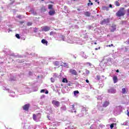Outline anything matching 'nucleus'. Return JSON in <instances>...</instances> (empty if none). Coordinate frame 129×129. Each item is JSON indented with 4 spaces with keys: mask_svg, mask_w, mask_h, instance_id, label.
Returning <instances> with one entry per match:
<instances>
[{
    "mask_svg": "<svg viewBox=\"0 0 129 129\" xmlns=\"http://www.w3.org/2000/svg\"><path fill=\"white\" fill-rule=\"evenodd\" d=\"M60 38H61V39L62 40V41H67L68 43H70V44L77 43V42L75 40V38H73L72 37L68 39L67 40L65 38V36L64 35H61Z\"/></svg>",
    "mask_w": 129,
    "mask_h": 129,
    "instance_id": "1",
    "label": "nucleus"
},
{
    "mask_svg": "<svg viewBox=\"0 0 129 129\" xmlns=\"http://www.w3.org/2000/svg\"><path fill=\"white\" fill-rule=\"evenodd\" d=\"M125 14V11L124 8H121L120 10L116 13V16L117 17H122Z\"/></svg>",
    "mask_w": 129,
    "mask_h": 129,
    "instance_id": "2",
    "label": "nucleus"
},
{
    "mask_svg": "<svg viewBox=\"0 0 129 129\" xmlns=\"http://www.w3.org/2000/svg\"><path fill=\"white\" fill-rule=\"evenodd\" d=\"M33 118L35 121H39L41 118V113L33 114Z\"/></svg>",
    "mask_w": 129,
    "mask_h": 129,
    "instance_id": "3",
    "label": "nucleus"
},
{
    "mask_svg": "<svg viewBox=\"0 0 129 129\" xmlns=\"http://www.w3.org/2000/svg\"><path fill=\"white\" fill-rule=\"evenodd\" d=\"M4 90H8V92H10V96H11L12 97H15V96L16 95V94H15V92L13 91L10 90L9 89H7L6 87H3Z\"/></svg>",
    "mask_w": 129,
    "mask_h": 129,
    "instance_id": "4",
    "label": "nucleus"
},
{
    "mask_svg": "<svg viewBox=\"0 0 129 129\" xmlns=\"http://www.w3.org/2000/svg\"><path fill=\"white\" fill-rule=\"evenodd\" d=\"M52 103L54 107H59L60 106V102L53 100L52 101Z\"/></svg>",
    "mask_w": 129,
    "mask_h": 129,
    "instance_id": "5",
    "label": "nucleus"
},
{
    "mask_svg": "<svg viewBox=\"0 0 129 129\" xmlns=\"http://www.w3.org/2000/svg\"><path fill=\"white\" fill-rule=\"evenodd\" d=\"M81 113H82V115H81V114H79V116H80V117H81V116H83V115H85V114H86V108L85 107L82 108Z\"/></svg>",
    "mask_w": 129,
    "mask_h": 129,
    "instance_id": "6",
    "label": "nucleus"
},
{
    "mask_svg": "<svg viewBox=\"0 0 129 129\" xmlns=\"http://www.w3.org/2000/svg\"><path fill=\"white\" fill-rule=\"evenodd\" d=\"M50 29H51V27L49 26H44L42 27V30L44 32H48L50 31Z\"/></svg>",
    "mask_w": 129,
    "mask_h": 129,
    "instance_id": "7",
    "label": "nucleus"
},
{
    "mask_svg": "<svg viewBox=\"0 0 129 129\" xmlns=\"http://www.w3.org/2000/svg\"><path fill=\"white\" fill-rule=\"evenodd\" d=\"M69 72L70 73H71V74H72L73 75H75L76 76L78 75V73H77V72H76V71L75 70L70 69L69 70Z\"/></svg>",
    "mask_w": 129,
    "mask_h": 129,
    "instance_id": "8",
    "label": "nucleus"
},
{
    "mask_svg": "<svg viewBox=\"0 0 129 129\" xmlns=\"http://www.w3.org/2000/svg\"><path fill=\"white\" fill-rule=\"evenodd\" d=\"M109 22V19L108 18L106 19H103L100 22L101 25H105V24H108Z\"/></svg>",
    "mask_w": 129,
    "mask_h": 129,
    "instance_id": "9",
    "label": "nucleus"
},
{
    "mask_svg": "<svg viewBox=\"0 0 129 129\" xmlns=\"http://www.w3.org/2000/svg\"><path fill=\"white\" fill-rule=\"evenodd\" d=\"M110 30L111 32H114V31L116 30V25L115 24H112L110 28Z\"/></svg>",
    "mask_w": 129,
    "mask_h": 129,
    "instance_id": "10",
    "label": "nucleus"
},
{
    "mask_svg": "<svg viewBox=\"0 0 129 129\" xmlns=\"http://www.w3.org/2000/svg\"><path fill=\"white\" fill-rule=\"evenodd\" d=\"M108 93H112V94L116 93V90H115L112 88H111L110 89L108 90Z\"/></svg>",
    "mask_w": 129,
    "mask_h": 129,
    "instance_id": "11",
    "label": "nucleus"
},
{
    "mask_svg": "<svg viewBox=\"0 0 129 129\" xmlns=\"http://www.w3.org/2000/svg\"><path fill=\"white\" fill-rule=\"evenodd\" d=\"M108 105H109V101H104L102 104L103 107H107Z\"/></svg>",
    "mask_w": 129,
    "mask_h": 129,
    "instance_id": "12",
    "label": "nucleus"
},
{
    "mask_svg": "<svg viewBox=\"0 0 129 129\" xmlns=\"http://www.w3.org/2000/svg\"><path fill=\"white\" fill-rule=\"evenodd\" d=\"M55 14V12L54 9H52V10L49 11V12H48V14L49 15V16H54Z\"/></svg>",
    "mask_w": 129,
    "mask_h": 129,
    "instance_id": "13",
    "label": "nucleus"
},
{
    "mask_svg": "<svg viewBox=\"0 0 129 129\" xmlns=\"http://www.w3.org/2000/svg\"><path fill=\"white\" fill-rule=\"evenodd\" d=\"M30 106V105L29 104H26L24 106H23V109L24 110H25V111H28V109H29V107Z\"/></svg>",
    "mask_w": 129,
    "mask_h": 129,
    "instance_id": "14",
    "label": "nucleus"
},
{
    "mask_svg": "<svg viewBox=\"0 0 129 129\" xmlns=\"http://www.w3.org/2000/svg\"><path fill=\"white\" fill-rule=\"evenodd\" d=\"M84 15H85L86 17H90V16L91 15V13H90V12L88 11H87L86 12H84Z\"/></svg>",
    "mask_w": 129,
    "mask_h": 129,
    "instance_id": "15",
    "label": "nucleus"
},
{
    "mask_svg": "<svg viewBox=\"0 0 129 129\" xmlns=\"http://www.w3.org/2000/svg\"><path fill=\"white\" fill-rule=\"evenodd\" d=\"M70 108L72 110V112H76V110H74V105H71Z\"/></svg>",
    "mask_w": 129,
    "mask_h": 129,
    "instance_id": "16",
    "label": "nucleus"
},
{
    "mask_svg": "<svg viewBox=\"0 0 129 129\" xmlns=\"http://www.w3.org/2000/svg\"><path fill=\"white\" fill-rule=\"evenodd\" d=\"M41 43H42V44H45L47 46V45L48 44V41H47V40H46L45 39H42L41 40Z\"/></svg>",
    "mask_w": 129,
    "mask_h": 129,
    "instance_id": "17",
    "label": "nucleus"
},
{
    "mask_svg": "<svg viewBox=\"0 0 129 129\" xmlns=\"http://www.w3.org/2000/svg\"><path fill=\"white\" fill-rule=\"evenodd\" d=\"M90 129H97V127L96 126V125L93 124L91 126Z\"/></svg>",
    "mask_w": 129,
    "mask_h": 129,
    "instance_id": "18",
    "label": "nucleus"
},
{
    "mask_svg": "<svg viewBox=\"0 0 129 129\" xmlns=\"http://www.w3.org/2000/svg\"><path fill=\"white\" fill-rule=\"evenodd\" d=\"M113 80L114 81V83H116L117 82V77L115 76L113 78Z\"/></svg>",
    "mask_w": 129,
    "mask_h": 129,
    "instance_id": "19",
    "label": "nucleus"
},
{
    "mask_svg": "<svg viewBox=\"0 0 129 129\" xmlns=\"http://www.w3.org/2000/svg\"><path fill=\"white\" fill-rule=\"evenodd\" d=\"M102 10L104 11H108L109 10V7L104 6L102 7Z\"/></svg>",
    "mask_w": 129,
    "mask_h": 129,
    "instance_id": "20",
    "label": "nucleus"
},
{
    "mask_svg": "<svg viewBox=\"0 0 129 129\" xmlns=\"http://www.w3.org/2000/svg\"><path fill=\"white\" fill-rule=\"evenodd\" d=\"M74 94L75 96H77L78 94H79V91H74Z\"/></svg>",
    "mask_w": 129,
    "mask_h": 129,
    "instance_id": "21",
    "label": "nucleus"
},
{
    "mask_svg": "<svg viewBox=\"0 0 129 129\" xmlns=\"http://www.w3.org/2000/svg\"><path fill=\"white\" fill-rule=\"evenodd\" d=\"M66 129H67V128H66ZM68 129H77V128H76L75 127H74V126L72 125V126H68Z\"/></svg>",
    "mask_w": 129,
    "mask_h": 129,
    "instance_id": "22",
    "label": "nucleus"
},
{
    "mask_svg": "<svg viewBox=\"0 0 129 129\" xmlns=\"http://www.w3.org/2000/svg\"><path fill=\"white\" fill-rule=\"evenodd\" d=\"M116 126V123H112L110 125V127L111 128H113L114 126Z\"/></svg>",
    "mask_w": 129,
    "mask_h": 129,
    "instance_id": "23",
    "label": "nucleus"
},
{
    "mask_svg": "<svg viewBox=\"0 0 129 129\" xmlns=\"http://www.w3.org/2000/svg\"><path fill=\"white\" fill-rule=\"evenodd\" d=\"M104 108L102 106H100L99 107V110H100V111H103L104 110Z\"/></svg>",
    "mask_w": 129,
    "mask_h": 129,
    "instance_id": "24",
    "label": "nucleus"
},
{
    "mask_svg": "<svg viewBox=\"0 0 129 129\" xmlns=\"http://www.w3.org/2000/svg\"><path fill=\"white\" fill-rule=\"evenodd\" d=\"M126 92V90L125 89V88L122 89V93L123 94H125Z\"/></svg>",
    "mask_w": 129,
    "mask_h": 129,
    "instance_id": "25",
    "label": "nucleus"
},
{
    "mask_svg": "<svg viewBox=\"0 0 129 129\" xmlns=\"http://www.w3.org/2000/svg\"><path fill=\"white\" fill-rule=\"evenodd\" d=\"M61 109H62V110H66V109H67L66 108V106L65 105H62V107H61Z\"/></svg>",
    "mask_w": 129,
    "mask_h": 129,
    "instance_id": "26",
    "label": "nucleus"
},
{
    "mask_svg": "<svg viewBox=\"0 0 129 129\" xmlns=\"http://www.w3.org/2000/svg\"><path fill=\"white\" fill-rule=\"evenodd\" d=\"M49 35H50V36H54L55 35H56V33H55V32H53V31H51V32L50 33Z\"/></svg>",
    "mask_w": 129,
    "mask_h": 129,
    "instance_id": "27",
    "label": "nucleus"
},
{
    "mask_svg": "<svg viewBox=\"0 0 129 129\" xmlns=\"http://www.w3.org/2000/svg\"><path fill=\"white\" fill-rule=\"evenodd\" d=\"M115 4V6H116L117 7H119L120 6V4L117 1H116Z\"/></svg>",
    "mask_w": 129,
    "mask_h": 129,
    "instance_id": "28",
    "label": "nucleus"
},
{
    "mask_svg": "<svg viewBox=\"0 0 129 129\" xmlns=\"http://www.w3.org/2000/svg\"><path fill=\"white\" fill-rule=\"evenodd\" d=\"M48 9L49 10H53V5H48Z\"/></svg>",
    "mask_w": 129,
    "mask_h": 129,
    "instance_id": "29",
    "label": "nucleus"
},
{
    "mask_svg": "<svg viewBox=\"0 0 129 129\" xmlns=\"http://www.w3.org/2000/svg\"><path fill=\"white\" fill-rule=\"evenodd\" d=\"M96 79L98 80V81H99V80H100V76H97Z\"/></svg>",
    "mask_w": 129,
    "mask_h": 129,
    "instance_id": "30",
    "label": "nucleus"
},
{
    "mask_svg": "<svg viewBox=\"0 0 129 129\" xmlns=\"http://www.w3.org/2000/svg\"><path fill=\"white\" fill-rule=\"evenodd\" d=\"M64 67H66V68H68V63L65 62L63 63Z\"/></svg>",
    "mask_w": 129,
    "mask_h": 129,
    "instance_id": "31",
    "label": "nucleus"
},
{
    "mask_svg": "<svg viewBox=\"0 0 129 129\" xmlns=\"http://www.w3.org/2000/svg\"><path fill=\"white\" fill-rule=\"evenodd\" d=\"M46 97V96L45 95H42L40 96V99H44Z\"/></svg>",
    "mask_w": 129,
    "mask_h": 129,
    "instance_id": "32",
    "label": "nucleus"
},
{
    "mask_svg": "<svg viewBox=\"0 0 129 129\" xmlns=\"http://www.w3.org/2000/svg\"><path fill=\"white\" fill-rule=\"evenodd\" d=\"M62 82H63L64 83H65V82H68L67 79H66V78H63V79H62Z\"/></svg>",
    "mask_w": 129,
    "mask_h": 129,
    "instance_id": "33",
    "label": "nucleus"
},
{
    "mask_svg": "<svg viewBox=\"0 0 129 129\" xmlns=\"http://www.w3.org/2000/svg\"><path fill=\"white\" fill-rule=\"evenodd\" d=\"M33 23L32 22H27V26H32Z\"/></svg>",
    "mask_w": 129,
    "mask_h": 129,
    "instance_id": "34",
    "label": "nucleus"
},
{
    "mask_svg": "<svg viewBox=\"0 0 129 129\" xmlns=\"http://www.w3.org/2000/svg\"><path fill=\"white\" fill-rule=\"evenodd\" d=\"M15 36H16V38H17V39H20L21 38V37H20V35L19 34H16Z\"/></svg>",
    "mask_w": 129,
    "mask_h": 129,
    "instance_id": "35",
    "label": "nucleus"
},
{
    "mask_svg": "<svg viewBox=\"0 0 129 129\" xmlns=\"http://www.w3.org/2000/svg\"><path fill=\"white\" fill-rule=\"evenodd\" d=\"M54 64L55 66H58V65H59V62L58 61H55L54 62Z\"/></svg>",
    "mask_w": 129,
    "mask_h": 129,
    "instance_id": "36",
    "label": "nucleus"
},
{
    "mask_svg": "<svg viewBox=\"0 0 129 129\" xmlns=\"http://www.w3.org/2000/svg\"><path fill=\"white\" fill-rule=\"evenodd\" d=\"M23 16L19 15L17 16V18H18V19H22L23 18Z\"/></svg>",
    "mask_w": 129,
    "mask_h": 129,
    "instance_id": "37",
    "label": "nucleus"
},
{
    "mask_svg": "<svg viewBox=\"0 0 129 129\" xmlns=\"http://www.w3.org/2000/svg\"><path fill=\"white\" fill-rule=\"evenodd\" d=\"M82 57H83V58H85V59H87V56L84 54V53H83V54L82 55Z\"/></svg>",
    "mask_w": 129,
    "mask_h": 129,
    "instance_id": "38",
    "label": "nucleus"
},
{
    "mask_svg": "<svg viewBox=\"0 0 129 129\" xmlns=\"http://www.w3.org/2000/svg\"><path fill=\"white\" fill-rule=\"evenodd\" d=\"M89 73H90V72L88 70H86V74H87V75H88Z\"/></svg>",
    "mask_w": 129,
    "mask_h": 129,
    "instance_id": "39",
    "label": "nucleus"
},
{
    "mask_svg": "<svg viewBox=\"0 0 129 129\" xmlns=\"http://www.w3.org/2000/svg\"><path fill=\"white\" fill-rule=\"evenodd\" d=\"M34 33H37L38 32V28H35L34 29Z\"/></svg>",
    "mask_w": 129,
    "mask_h": 129,
    "instance_id": "40",
    "label": "nucleus"
},
{
    "mask_svg": "<svg viewBox=\"0 0 129 129\" xmlns=\"http://www.w3.org/2000/svg\"><path fill=\"white\" fill-rule=\"evenodd\" d=\"M123 125H128V122L126 121V122H124Z\"/></svg>",
    "mask_w": 129,
    "mask_h": 129,
    "instance_id": "41",
    "label": "nucleus"
},
{
    "mask_svg": "<svg viewBox=\"0 0 129 129\" xmlns=\"http://www.w3.org/2000/svg\"><path fill=\"white\" fill-rule=\"evenodd\" d=\"M86 64L88 66H91V63L90 62H86Z\"/></svg>",
    "mask_w": 129,
    "mask_h": 129,
    "instance_id": "42",
    "label": "nucleus"
},
{
    "mask_svg": "<svg viewBox=\"0 0 129 129\" xmlns=\"http://www.w3.org/2000/svg\"><path fill=\"white\" fill-rule=\"evenodd\" d=\"M51 82H55V79H54V78H51Z\"/></svg>",
    "mask_w": 129,
    "mask_h": 129,
    "instance_id": "43",
    "label": "nucleus"
},
{
    "mask_svg": "<svg viewBox=\"0 0 129 129\" xmlns=\"http://www.w3.org/2000/svg\"><path fill=\"white\" fill-rule=\"evenodd\" d=\"M93 3H88V6L89 7H90V6H93Z\"/></svg>",
    "mask_w": 129,
    "mask_h": 129,
    "instance_id": "44",
    "label": "nucleus"
},
{
    "mask_svg": "<svg viewBox=\"0 0 129 129\" xmlns=\"http://www.w3.org/2000/svg\"><path fill=\"white\" fill-rule=\"evenodd\" d=\"M56 77H58V76L56 75V74H54L53 75V78H56Z\"/></svg>",
    "mask_w": 129,
    "mask_h": 129,
    "instance_id": "45",
    "label": "nucleus"
},
{
    "mask_svg": "<svg viewBox=\"0 0 129 129\" xmlns=\"http://www.w3.org/2000/svg\"><path fill=\"white\" fill-rule=\"evenodd\" d=\"M97 99H100V100H101V99H102V97H101V96H99L98 97Z\"/></svg>",
    "mask_w": 129,
    "mask_h": 129,
    "instance_id": "46",
    "label": "nucleus"
},
{
    "mask_svg": "<svg viewBox=\"0 0 129 129\" xmlns=\"http://www.w3.org/2000/svg\"><path fill=\"white\" fill-rule=\"evenodd\" d=\"M41 93H45V90L44 89H42L40 91Z\"/></svg>",
    "mask_w": 129,
    "mask_h": 129,
    "instance_id": "47",
    "label": "nucleus"
},
{
    "mask_svg": "<svg viewBox=\"0 0 129 129\" xmlns=\"http://www.w3.org/2000/svg\"><path fill=\"white\" fill-rule=\"evenodd\" d=\"M113 46V44H111V45H107V47H112Z\"/></svg>",
    "mask_w": 129,
    "mask_h": 129,
    "instance_id": "48",
    "label": "nucleus"
},
{
    "mask_svg": "<svg viewBox=\"0 0 129 129\" xmlns=\"http://www.w3.org/2000/svg\"><path fill=\"white\" fill-rule=\"evenodd\" d=\"M91 28H92V27H91V26L89 25V26H88V29H89V30H91Z\"/></svg>",
    "mask_w": 129,
    "mask_h": 129,
    "instance_id": "49",
    "label": "nucleus"
},
{
    "mask_svg": "<svg viewBox=\"0 0 129 129\" xmlns=\"http://www.w3.org/2000/svg\"><path fill=\"white\" fill-rule=\"evenodd\" d=\"M100 127L102 128V127H103V126H104V125H103V124H100Z\"/></svg>",
    "mask_w": 129,
    "mask_h": 129,
    "instance_id": "50",
    "label": "nucleus"
},
{
    "mask_svg": "<svg viewBox=\"0 0 129 129\" xmlns=\"http://www.w3.org/2000/svg\"><path fill=\"white\" fill-rule=\"evenodd\" d=\"M75 29H78V25H76L75 26Z\"/></svg>",
    "mask_w": 129,
    "mask_h": 129,
    "instance_id": "51",
    "label": "nucleus"
},
{
    "mask_svg": "<svg viewBox=\"0 0 129 129\" xmlns=\"http://www.w3.org/2000/svg\"><path fill=\"white\" fill-rule=\"evenodd\" d=\"M86 82L87 83H89V80H86Z\"/></svg>",
    "mask_w": 129,
    "mask_h": 129,
    "instance_id": "52",
    "label": "nucleus"
},
{
    "mask_svg": "<svg viewBox=\"0 0 129 129\" xmlns=\"http://www.w3.org/2000/svg\"><path fill=\"white\" fill-rule=\"evenodd\" d=\"M33 91H38V88H36V89L34 90Z\"/></svg>",
    "mask_w": 129,
    "mask_h": 129,
    "instance_id": "53",
    "label": "nucleus"
},
{
    "mask_svg": "<svg viewBox=\"0 0 129 129\" xmlns=\"http://www.w3.org/2000/svg\"><path fill=\"white\" fill-rule=\"evenodd\" d=\"M48 93H49V91H46L45 94H48Z\"/></svg>",
    "mask_w": 129,
    "mask_h": 129,
    "instance_id": "54",
    "label": "nucleus"
},
{
    "mask_svg": "<svg viewBox=\"0 0 129 129\" xmlns=\"http://www.w3.org/2000/svg\"><path fill=\"white\" fill-rule=\"evenodd\" d=\"M109 8H112V5H111V4H110V5H109Z\"/></svg>",
    "mask_w": 129,
    "mask_h": 129,
    "instance_id": "55",
    "label": "nucleus"
},
{
    "mask_svg": "<svg viewBox=\"0 0 129 129\" xmlns=\"http://www.w3.org/2000/svg\"><path fill=\"white\" fill-rule=\"evenodd\" d=\"M100 49V47H99L98 48H95V50H98V49Z\"/></svg>",
    "mask_w": 129,
    "mask_h": 129,
    "instance_id": "56",
    "label": "nucleus"
},
{
    "mask_svg": "<svg viewBox=\"0 0 129 129\" xmlns=\"http://www.w3.org/2000/svg\"><path fill=\"white\" fill-rule=\"evenodd\" d=\"M116 72L117 73H118V72H119V71L118 70H117L116 71Z\"/></svg>",
    "mask_w": 129,
    "mask_h": 129,
    "instance_id": "57",
    "label": "nucleus"
},
{
    "mask_svg": "<svg viewBox=\"0 0 129 129\" xmlns=\"http://www.w3.org/2000/svg\"><path fill=\"white\" fill-rule=\"evenodd\" d=\"M29 75H32V72H29Z\"/></svg>",
    "mask_w": 129,
    "mask_h": 129,
    "instance_id": "58",
    "label": "nucleus"
},
{
    "mask_svg": "<svg viewBox=\"0 0 129 129\" xmlns=\"http://www.w3.org/2000/svg\"><path fill=\"white\" fill-rule=\"evenodd\" d=\"M12 81H15V79H11Z\"/></svg>",
    "mask_w": 129,
    "mask_h": 129,
    "instance_id": "59",
    "label": "nucleus"
},
{
    "mask_svg": "<svg viewBox=\"0 0 129 129\" xmlns=\"http://www.w3.org/2000/svg\"><path fill=\"white\" fill-rule=\"evenodd\" d=\"M127 115L129 116V112H127Z\"/></svg>",
    "mask_w": 129,
    "mask_h": 129,
    "instance_id": "60",
    "label": "nucleus"
},
{
    "mask_svg": "<svg viewBox=\"0 0 129 129\" xmlns=\"http://www.w3.org/2000/svg\"><path fill=\"white\" fill-rule=\"evenodd\" d=\"M94 44H95V45H97V43L95 42Z\"/></svg>",
    "mask_w": 129,
    "mask_h": 129,
    "instance_id": "61",
    "label": "nucleus"
},
{
    "mask_svg": "<svg viewBox=\"0 0 129 129\" xmlns=\"http://www.w3.org/2000/svg\"><path fill=\"white\" fill-rule=\"evenodd\" d=\"M89 3H91V1L89 0Z\"/></svg>",
    "mask_w": 129,
    "mask_h": 129,
    "instance_id": "62",
    "label": "nucleus"
},
{
    "mask_svg": "<svg viewBox=\"0 0 129 129\" xmlns=\"http://www.w3.org/2000/svg\"><path fill=\"white\" fill-rule=\"evenodd\" d=\"M3 63H4V62H1V64H3Z\"/></svg>",
    "mask_w": 129,
    "mask_h": 129,
    "instance_id": "63",
    "label": "nucleus"
},
{
    "mask_svg": "<svg viewBox=\"0 0 129 129\" xmlns=\"http://www.w3.org/2000/svg\"><path fill=\"white\" fill-rule=\"evenodd\" d=\"M102 77H103V78H104V76H102Z\"/></svg>",
    "mask_w": 129,
    "mask_h": 129,
    "instance_id": "64",
    "label": "nucleus"
}]
</instances>
